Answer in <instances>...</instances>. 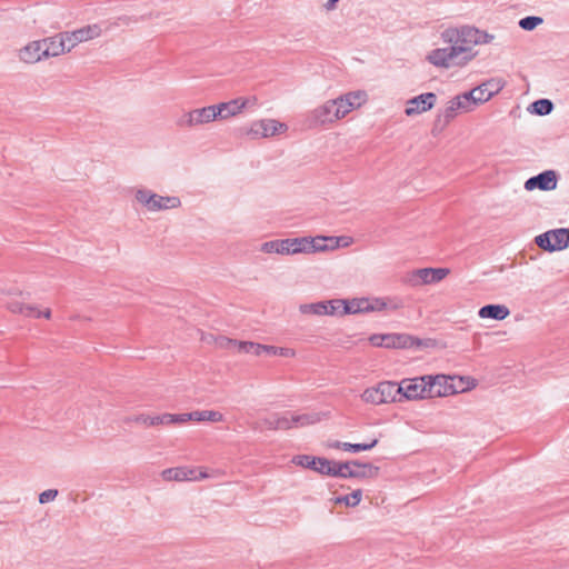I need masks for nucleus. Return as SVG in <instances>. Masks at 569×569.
Returning a JSON list of instances; mask_svg holds the SVG:
<instances>
[{
	"instance_id": "obj_53",
	"label": "nucleus",
	"mask_w": 569,
	"mask_h": 569,
	"mask_svg": "<svg viewBox=\"0 0 569 569\" xmlns=\"http://www.w3.org/2000/svg\"><path fill=\"white\" fill-rule=\"evenodd\" d=\"M213 338H216V337H214V336H212V335H208V336H204V335H203V336L201 337V340H202V341H206V342H208V343H211V342H213Z\"/></svg>"
},
{
	"instance_id": "obj_9",
	"label": "nucleus",
	"mask_w": 569,
	"mask_h": 569,
	"mask_svg": "<svg viewBox=\"0 0 569 569\" xmlns=\"http://www.w3.org/2000/svg\"><path fill=\"white\" fill-rule=\"evenodd\" d=\"M535 242L545 251H558L569 246V229L549 230L536 237Z\"/></svg>"
},
{
	"instance_id": "obj_39",
	"label": "nucleus",
	"mask_w": 569,
	"mask_h": 569,
	"mask_svg": "<svg viewBox=\"0 0 569 569\" xmlns=\"http://www.w3.org/2000/svg\"><path fill=\"white\" fill-rule=\"evenodd\" d=\"M327 313L326 316H333L337 313L341 315V311L345 310L346 300L342 299H333L325 301Z\"/></svg>"
},
{
	"instance_id": "obj_46",
	"label": "nucleus",
	"mask_w": 569,
	"mask_h": 569,
	"mask_svg": "<svg viewBox=\"0 0 569 569\" xmlns=\"http://www.w3.org/2000/svg\"><path fill=\"white\" fill-rule=\"evenodd\" d=\"M385 335H372L369 337V341L375 347H383Z\"/></svg>"
},
{
	"instance_id": "obj_3",
	"label": "nucleus",
	"mask_w": 569,
	"mask_h": 569,
	"mask_svg": "<svg viewBox=\"0 0 569 569\" xmlns=\"http://www.w3.org/2000/svg\"><path fill=\"white\" fill-rule=\"evenodd\" d=\"M136 201L148 211L156 212L168 209H176L181 206V201L174 196H160L146 188H139L134 191Z\"/></svg>"
},
{
	"instance_id": "obj_24",
	"label": "nucleus",
	"mask_w": 569,
	"mask_h": 569,
	"mask_svg": "<svg viewBox=\"0 0 569 569\" xmlns=\"http://www.w3.org/2000/svg\"><path fill=\"white\" fill-rule=\"evenodd\" d=\"M460 112L456 102L450 99L443 110H440L435 120V129H445Z\"/></svg>"
},
{
	"instance_id": "obj_31",
	"label": "nucleus",
	"mask_w": 569,
	"mask_h": 569,
	"mask_svg": "<svg viewBox=\"0 0 569 569\" xmlns=\"http://www.w3.org/2000/svg\"><path fill=\"white\" fill-rule=\"evenodd\" d=\"M377 443H378V439H373L369 443H349V442L335 441V442H331L329 446L331 448H336V449H343L346 451L359 452V451L370 450L373 447H376Z\"/></svg>"
},
{
	"instance_id": "obj_50",
	"label": "nucleus",
	"mask_w": 569,
	"mask_h": 569,
	"mask_svg": "<svg viewBox=\"0 0 569 569\" xmlns=\"http://www.w3.org/2000/svg\"><path fill=\"white\" fill-rule=\"evenodd\" d=\"M131 21H132V19L130 17L124 16V17L118 18V20L113 24L114 26H121V24L128 26L131 23Z\"/></svg>"
},
{
	"instance_id": "obj_16",
	"label": "nucleus",
	"mask_w": 569,
	"mask_h": 569,
	"mask_svg": "<svg viewBox=\"0 0 569 569\" xmlns=\"http://www.w3.org/2000/svg\"><path fill=\"white\" fill-rule=\"evenodd\" d=\"M161 477L166 481H197L208 477L203 471H197L186 467L168 468L161 472Z\"/></svg>"
},
{
	"instance_id": "obj_21",
	"label": "nucleus",
	"mask_w": 569,
	"mask_h": 569,
	"mask_svg": "<svg viewBox=\"0 0 569 569\" xmlns=\"http://www.w3.org/2000/svg\"><path fill=\"white\" fill-rule=\"evenodd\" d=\"M44 59L50 57H58L66 52H70L67 42L64 41L63 33L60 32L53 37L42 39Z\"/></svg>"
},
{
	"instance_id": "obj_28",
	"label": "nucleus",
	"mask_w": 569,
	"mask_h": 569,
	"mask_svg": "<svg viewBox=\"0 0 569 569\" xmlns=\"http://www.w3.org/2000/svg\"><path fill=\"white\" fill-rule=\"evenodd\" d=\"M300 240H305L303 244V251L302 253H311L317 251H326L327 250V242H326V236H318L315 238L311 237H301Z\"/></svg>"
},
{
	"instance_id": "obj_15",
	"label": "nucleus",
	"mask_w": 569,
	"mask_h": 569,
	"mask_svg": "<svg viewBox=\"0 0 569 569\" xmlns=\"http://www.w3.org/2000/svg\"><path fill=\"white\" fill-rule=\"evenodd\" d=\"M428 390L430 398L447 397L457 393L453 378L445 375H428Z\"/></svg>"
},
{
	"instance_id": "obj_1",
	"label": "nucleus",
	"mask_w": 569,
	"mask_h": 569,
	"mask_svg": "<svg viewBox=\"0 0 569 569\" xmlns=\"http://www.w3.org/2000/svg\"><path fill=\"white\" fill-rule=\"evenodd\" d=\"M475 34L473 27L470 26L446 29L441 38L450 46L432 50L427 57L428 61L436 67L447 69L467 66L477 56L473 51L477 42Z\"/></svg>"
},
{
	"instance_id": "obj_12",
	"label": "nucleus",
	"mask_w": 569,
	"mask_h": 569,
	"mask_svg": "<svg viewBox=\"0 0 569 569\" xmlns=\"http://www.w3.org/2000/svg\"><path fill=\"white\" fill-rule=\"evenodd\" d=\"M305 240L300 238H287L282 240L267 241L261 244V251L264 253H278V254H297L302 253Z\"/></svg>"
},
{
	"instance_id": "obj_19",
	"label": "nucleus",
	"mask_w": 569,
	"mask_h": 569,
	"mask_svg": "<svg viewBox=\"0 0 569 569\" xmlns=\"http://www.w3.org/2000/svg\"><path fill=\"white\" fill-rule=\"evenodd\" d=\"M503 84L501 79L493 78L471 89L470 92L473 94L478 104H482L497 94L503 88Z\"/></svg>"
},
{
	"instance_id": "obj_23",
	"label": "nucleus",
	"mask_w": 569,
	"mask_h": 569,
	"mask_svg": "<svg viewBox=\"0 0 569 569\" xmlns=\"http://www.w3.org/2000/svg\"><path fill=\"white\" fill-rule=\"evenodd\" d=\"M247 106L246 99H234L229 102L213 104L216 111L219 112L218 119H227L238 114Z\"/></svg>"
},
{
	"instance_id": "obj_35",
	"label": "nucleus",
	"mask_w": 569,
	"mask_h": 569,
	"mask_svg": "<svg viewBox=\"0 0 569 569\" xmlns=\"http://www.w3.org/2000/svg\"><path fill=\"white\" fill-rule=\"evenodd\" d=\"M362 498V491L360 489H357L352 491L350 495L340 496L335 499V503H343L347 507H356L360 503Z\"/></svg>"
},
{
	"instance_id": "obj_11",
	"label": "nucleus",
	"mask_w": 569,
	"mask_h": 569,
	"mask_svg": "<svg viewBox=\"0 0 569 569\" xmlns=\"http://www.w3.org/2000/svg\"><path fill=\"white\" fill-rule=\"evenodd\" d=\"M288 126L274 119H263L256 121L247 130V134L252 139L269 138L286 132Z\"/></svg>"
},
{
	"instance_id": "obj_51",
	"label": "nucleus",
	"mask_w": 569,
	"mask_h": 569,
	"mask_svg": "<svg viewBox=\"0 0 569 569\" xmlns=\"http://www.w3.org/2000/svg\"><path fill=\"white\" fill-rule=\"evenodd\" d=\"M40 317H43L46 319H50L51 318V310L49 308H47L44 310L37 311V313H34V318H40Z\"/></svg>"
},
{
	"instance_id": "obj_40",
	"label": "nucleus",
	"mask_w": 569,
	"mask_h": 569,
	"mask_svg": "<svg viewBox=\"0 0 569 569\" xmlns=\"http://www.w3.org/2000/svg\"><path fill=\"white\" fill-rule=\"evenodd\" d=\"M327 250H335L339 247H347L350 244V239L346 237H326Z\"/></svg>"
},
{
	"instance_id": "obj_2",
	"label": "nucleus",
	"mask_w": 569,
	"mask_h": 569,
	"mask_svg": "<svg viewBox=\"0 0 569 569\" xmlns=\"http://www.w3.org/2000/svg\"><path fill=\"white\" fill-rule=\"evenodd\" d=\"M321 420L320 413H273L261 420V425L269 430H289L317 423Z\"/></svg>"
},
{
	"instance_id": "obj_37",
	"label": "nucleus",
	"mask_w": 569,
	"mask_h": 569,
	"mask_svg": "<svg viewBox=\"0 0 569 569\" xmlns=\"http://www.w3.org/2000/svg\"><path fill=\"white\" fill-rule=\"evenodd\" d=\"M238 349L240 352L252 353L258 357L262 355V345L251 341H239Z\"/></svg>"
},
{
	"instance_id": "obj_6",
	"label": "nucleus",
	"mask_w": 569,
	"mask_h": 569,
	"mask_svg": "<svg viewBox=\"0 0 569 569\" xmlns=\"http://www.w3.org/2000/svg\"><path fill=\"white\" fill-rule=\"evenodd\" d=\"M449 274L447 268H421L409 271L403 277V283L418 288L427 284H433L442 281Z\"/></svg>"
},
{
	"instance_id": "obj_52",
	"label": "nucleus",
	"mask_w": 569,
	"mask_h": 569,
	"mask_svg": "<svg viewBox=\"0 0 569 569\" xmlns=\"http://www.w3.org/2000/svg\"><path fill=\"white\" fill-rule=\"evenodd\" d=\"M339 0H328L327 3L325 4V8L327 10H332L336 8V3L338 2Z\"/></svg>"
},
{
	"instance_id": "obj_18",
	"label": "nucleus",
	"mask_w": 569,
	"mask_h": 569,
	"mask_svg": "<svg viewBox=\"0 0 569 569\" xmlns=\"http://www.w3.org/2000/svg\"><path fill=\"white\" fill-rule=\"evenodd\" d=\"M557 188V173L553 170H546L535 177L529 178L525 182V189L532 191L539 189L542 191H551Z\"/></svg>"
},
{
	"instance_id": "obj_32",
	"label": "nucleus",
	"mask_w": 569,
	"mask_h": 569,
	"mask_svg": "<svg viewBox=\"0 0 569 569\" xmlns=\"http://www.w3.org/2000/svg\"><path fill=\"white\" fill-rule=\"evenodd\" d=\"M192 421L201 422V421H210V422H221L224 417L221 412L216 410H197L192 411Z\"/></svg>"
},
{
	"instance_id": "obj_38",
	"label": "nucleus",
	"mask_w": 569,
	"mask_h": 569,
	"mask_svg": "<svg viewBox=\"0 0 569 569\" xmlns=\"http://www.w3.org/2000/svg\"><path fill=\"white\" fill-rule=\"evenodd\" d=\"M177 127L181 129H192L197 128L194 122V112L190 110L180 116L176 121Z\"/></svg>"
},
{
	"instance_id": "obj_20",
	"label": "nucleus",
	"mask_w": 569,
	"mask_h": 569,
	"mask_svg": "<svg viewBox=\"0 0 569 569\" xmlns=\"http://www.w3.org/2000/svg\"><path fill=\"white\" fill-rule=\"evenodd\" d=\"M339 111L343 112V117H346L353 109L361 107L367 100V93L365 91H352L345 96H341L335 99Z\"/></svg>"
},
{
	"instance_id": "obj_27",
	"label": "nucleus",
	"mask_w": 569,
	"mask_h": 569,
	"mask_svg": "<svg viewBox=\"0 0 569 569\" xmlns=\"http://www.w3.org/2000/svg\"><path fill=\"white\" fill-rule=\"evenodd\" d=\"M193 112L196 127H200L217 120L219 114V112L216 111L213 104L193 109Z\"/></svg>"
},
{
	"instance_id": "obj_47",
	"label": "nucleus",
	"mask_w": 569,
	"mask_h": 569,
	"mask_svg": "<svg viewBox=\"0 0 569 569\" xmlns=\"http://www.w3.org/2000/svg\"><path fill=\"white\" fill-rule=\"evenodd\" d=\"M279 347L262 345V355L277 356Z\"/></svg>"
},
{
	"instance_id": "obj_33",
	"label": "nucleus",
	"mask_w": 569,
	"mask_h": 569,
	"mask_svg": "<svg viewBox=\"0 0 569 569\" xmlns=\"http://www.w3.org/2000/svg\"><path fill=\"white\" fill-rule=\"evenodd\" d=\"M299 311L302 315H315V316H326V305L325 301H319L315 303H302L299 306Z\"/></svg>"
},
{
	"instance_id": "obj_5",
	"label": "nucleus",
	"mask_w": 569,
	"mask_h": 569,
	"mask_svg": "<svg viewBox=\"0 0 569 569\" xmlns=\"http://www.w3.org/2000/svg\"><path fill=\"white\" fill-rule=\"evenodd\" d=\"M397 382L393 381H381L377 386L367 388L361 399L371 405H382L399 402V395L397 390Z\"/></svg>"
},
{
	"instance_id": "obj_17",
	"label": "nucleus",
	"mask_w": 569,
	"mask_h": 569,
	"mask_svg": "<svg viewBox=\"0 0 569 569\" xmlns=\"http://www.w3.org/2000/svg\"><path fill=\"white\" fill-rule=\"evenodd\" d=\"M437 96L433 92H427L413 97L407 101V108L405 110L408 117L423 113L432 109L436 104Z\"/></svg>"
},
{
	"instance_id": "obj_7",
	"label": "nucleus",
	"mask_w": 569,
	"mask_h": 569,
	"mask_svg": "<svg viewBox=\"0 0 569 569\" xmlns=\"http://www.w3.org/2000/svg\"><path fill=\"white\" fill-rule=\"evenodd\" d=\"M400 302H391L390 305L382 298L368 299V298H359L352 299L350 301L346 300L345 310L341 311V315L348 313H361V312H371V311H381L387 308L392 310H397L401 308Z\"/></svg>"
},
{
	"instance_id": "obj_14",
	"label": "nucleus",
	"mask_w": 569,
	"mask_h": 569,
	"mask_svg": "<svg viewBox=\"0 0 569 569\" xmlns=\"http://www.w3.org/2000/svg\"><path fill=\"white\" fill-rule=\"evenodd\" d=\"M292 463L315 470L321 475L332 476L335 461L326 458L313 457L309 455H299L292 458Z\"/></svg>"
},
{
	"instance_id": "obj_13",
	"label": "nucleus",
	"mask_w": 569,
	"mask_h": 569,
	"mask_svg": "<svg viewBox=\"0 0 569 569\" xmlns=\"http://www.w3.org/2000/svg\"><path fill=\"white\" fill-rule=\"evenodd\" d=\"M62 33L64 37V41L67 42L68 48L71 51L76 46H78L81 42H86L101 37L103 33V29L101 24L93 23L73 31H64Z\"/></svg>"
},
{
	"instance_id": "obj_45",
	"label": "nucleus",
	"mask_w": 569,
	"mask_h": 569,
	"mask_svg": "<svg viewBox=\"0 0 569 569\" xmlns=\"http://www.w3.org/2000/svg\"><path fill=\"white\" fill-rule=\"evenodd\" d=\"M7 309L12 313H21L26 312V305L19 301H11L7 303Z\"/></svg>"
},
{
	"instance_id": "obj_36",
	"label": "nucleus",
	"mask_w": 569,
	"mask_h": 569,
	"mask_svg": "<svg viewBox=\"0 0 569 569\" xmlns=\"http://www.w3.org/2000/svg\"><path fill=\"white\" fill-rule=\"evenodd\" d=\"M162 425H173V423H184L187 421H192V413H179V415H172V413H163L162 415Z\"/></svg>"
},
{
	"instance_id": "obj_26",
	"label": "nucleus",
	"mask_w": 569,
	"mask_h": 569,
	"mask_svg": "<svg viewBox=\"0 0 569 569\" xmlns=\"http://www.w3.org/2000/svg\"><path fill=\"white\" fill-rule=\"evenodd\" d=\"M478 315L482 319L503 320L510 315V310L505 305H487L479 309Z\"/></svg>"
},
{
	"instance_id": "obj_4",
	"label": "nucleus",
	"mask_w": 569,
	"mask_h": 569,
	"mask_svg": "<svg viewBox=\"0 0 569 569\" xmlns=\"http://www.w3.org/2000/svg\"><path fill=\"white\" fill-rule=\"evenodd\" d=\"M428 375L415 378L402 379L397 383L399 402L403 400H422L429 399Z\"/></svg>"
},
{
	"instance_id": "obj_43",
	"label": "nucleus",
	"mask_w": 569,
	"mask_h": 569,
	"mask_svg": "<svg viewBox=\"0 0 569 569\" xmlns=\"http://www.w3.org/2000/svg\"><path fill=\"white\" fill-rule=\"evenodd\" d=\"M473 32L476 33L475 34V40H477L476 46L490 43L495 39L493 34H490V33H488L486 31L479 30V29H477L475 27H473Z\"/></svg>"
},
{
	"instance_id": "obj_48",
	"label": "nucleus",
	"mask_w": 569,
	"mask_h": 569,
	"mask_svg": "<svg viewBox=\"0 0 569 569\" xmlns=\"http://www.w3.org/2000/svg\"><path fill=\"white\" fill-rule=\"evenodd\" d=\"M295 355H296V352H295L293 349H290V348H279L277 356H280V357H295Z\"/></svg>"
},
{
	"instance_id": "obj_8",
	"label": "nucleus",
	"mask_w": 569,
	"mask_h": 569,
	"mask_svg": "<svg viewBox=\"0 0 569 569\" xmlns=\"http://www.w3.org/2000/svg\"><path fill=\"white\" fill-rule=\"evenodd\" d=\"M379 468L370 463L359 461L335 462L332 477L340 478H373L378 475Z\"/></svg>"
},
{
	"instance_id": "obj_10",
	"label": "nucleus",
	"mask_w": 569,
	"mask_h": 569,
	"mask_svg": "<svg viewBox=\"0 0 569 569\" xmlns=\"http://www.w3.org/2000/svg\"><path fill=\"white\" fill-rule=\"evenodd\" d=\"M341 118H343V112L339 111L336 100L325 102L309 114L311 126L332 123Z\"/></svg>"
},
{
	"instance_id": "obj_44",
	"label": "nucleus",
	"mask_w": 569,
	"mask_h": 569,
	"mask_svg": "<svg viewBox=\"0 0 569 569\" xmlns=\"http://www.w3.org/2000/svg\"><path fill=\"white\" fill-rule=\"evenodd\" d=\"M57 496H58L57 489L44 490L39 495V502L43 505V503L53 501L57 498Z\"/></svg>"
},
{
	"instance_id": "obj_41",
	"label": "nucleus",
	"mask_w": 569,
	"mask_h": 569,
	"mask_svg": "<svg viewBox=\"0 0 569 569\" xmlns=\"http://www.w3.org/2000/svg\"><path fill=\"white\" fill-rule=\"evenodd\" d=\"M542 22H543V19H542V18H540V17H536V16H530V17L522 18V19L519 21V26H520V28H522L523 30L531 31V30H533L537 26L541 24Z\"/></svg>"
},
{
	"instance_id": "obj_22",
	"label": "nucleus",
	"mask_w": 569,
	"mask_h": 569,
	"mask_svg": "<svg viewBox=\"0 0 569 569\" xmlns=\"http://www.w3.org/2000/svg\"><path fill=\"white\" fill-rule=\"evenodd\" d=\"M18 57L24 63H36L41 59H44L42 40H36L27 43L19 50Z\"/></svg>"
},
{
	"instance_id": "obj_34",
	"label": "nucleus",
	"mask_w": 569,
	"mask_h": 569,
	"mask_svg": "<svg viewBox=\"0 0 569 569\" xmlns=\"http://www.w3.org/2000/svg\"><path fill=\"white\" fill-rule=\"evenodd\" d=\"M552 108H553V104L550 100L540 99V100H537L533 103H531L530 107L528 108V110L531 113H536L539 116H546L552 111Z\"/></svg>"
},
{
	"instance_id": "obj_30",
	"label": "nucleus",
	"mask_w": 569,
	"mask_h": 569,
	"mask_svg": "<svg viewBox=\"0 0 569 569\" xmlns=\"http://www.w3.org/2000/svg\"><path fill=\"white\" fill-rule=\"evenodd\" d=\"M452 100L456 102L457 107L460 109V112H470L477 106H479L477 100L475 99L473 94L470 91L458 94V96L453 97Z\"/></svg>"
},
{
	"instance_id": "obj_25",
	"label": "nucleus",
	"mask_w": 569,
	"mask_h": 569,
	"mask_svg": "<svg viewBox=\"0 0 569 569\" xmlns=\"http://www.w3.org/2000/svg\"><path fill=\"white\" fill-rule=\"evenodd\" d=\"M383 341L385 348H410L418 345L413 337L406 333H387Z\"/></svg>"
},
{
	"instance_id": "obj_29",
	"label": "nucleus",
	"mask_w": 569,
	"mask_h": 569,
	"mask_svg": "<svg viewBox=\"0 0 569 569\" xmlns=\"http://www.w3.org/2000/svg\"><path fill=\"white\" fill-rule=\"evenodd\" d=\"M162 421H163L162 415L150 416V415H144V413L128 417L124 419L126 423H138V425H142L144 427L159 426V425H162Z\"/></svg>"
},
{
	"instance_id": "obj_49",
	"label": "nucleus",
	"mask_w": 569,
	"mask_h": 569,
	"mask_svg": "<svg viewBox=\"0 0 569 569\" xmlns=\"http://www.w3.org/2000/svg\"><path fill=\"white\" fill-rule=\"evenodd\" d=\"M37 311H40V310L36 306L26 305V312H24V315L27 317H34V313H37Z\"/></svg>"
},
{
	"instance_id": "obj_42",
	"label": "nucleus",
	"mask_w": 569,
	"mask_h": 569,
	"mask_svg": "<svg viewBox=\"0 0 569 569\" xmlns=\"http://www.w3.org/2000/svg\"><path fill=\"white\" fill-rule=\"evenodd\" d=\"M213 343L220 349H229L233 346L238 347L239 341L230 339L226 336H217L213 338Z\"/></svg>"
}]
</instances>
